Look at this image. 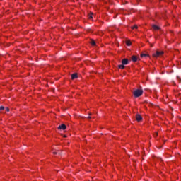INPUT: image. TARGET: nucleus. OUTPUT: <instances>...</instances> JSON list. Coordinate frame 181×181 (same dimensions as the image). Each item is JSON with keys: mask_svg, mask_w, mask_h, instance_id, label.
<instances>
[{"mask_svg": "<svg viewBox=\"0 0 181 181\" xmlns=\"http://www.w3.org/2000/svg\"><path fill=\"white\" fill-rule=\"evenodd\" d=\"M133 94L134 95V97L138 98V97H141V95H142V94H144V90H141V89H136V90H134L133 92Z\"/></svg>", "mask_w": 181, "mask_h": 181, "instance_id": "nucleus-1", "label": "nucleus"}, {"mask_svg": "<svg viewBox=\"0 0 181 181\" xmlns=\"http://www.w3.org/2000/svg\"><path fill=\"white\" fill-rule=\"evenodd\" d=\"M163 51H156L155 53L153 54V57H160L163 56Z\"/></svg>", "mask_w": 181, "mask_h": 181, "instance_id": "nucleus-2", "label": "nucleus"}, {"mask_svg": "<svg viewBox=\"0 0 181 181\" xmlns=\"http://www.w3.org/2000/svg\"><path fill=\"white\" fill-rule=\"evenodd\" d=\"M136 121H138V122H140V121H142V116H141L140 115H137L136 116Z\"/></svg>", "mask_w": 181, "mask_h": 181, "instance_id": "nucleus-3", "label": "nucleus"}, {"mask_svg": "<svg viewBox=\"0 0 181 181\" xmlns=\"http://www.w3.org/2000/svg\"><path fill=\"white\" fill-rule=\"evenodd\" d=\"M66 127L65 126V124H61L58 127L59 129H62L63 131H64V129H66Z\"/></svg>", "mask_w": 181, "mask_h": 181, "instance_id": "nucleus-4", "label": "nucleus"}, {"mask_svg": "<svg viewBox=\"0 0 181 181\" xmlns=\"http://www.w3.org/2000/svg\"><path fill=\"white\" fill-rule=\"evenodd\" d=\"M152 28L153 29V30H159V29H160L159 26H158L156 25H153Z\"/></svg>", "mask_w": 181, "mask_h": 181, "instance_id": "nucleus-5", "label": "nucleus"}, {"mask_svg": "<svg viewBox=\"0 0 181 181\" xmlns=\"http://www.w3.org/2000/svg\"><path fill=\"white\" fill-rule=\"evenodd\" d=\"M122 64L125 65V64H128V59H124L122 61Z\"/></svg>", "mask_w": 181, "mask_h": 181, "instance_id": "nucleus-6", "label": "nucleus"}, {"mask_svg": "<svg viewBox=\"0 0 181 181\" xmlns=\"http://www.w3.org/2000/svg\"><path fill=\"white\" fill-rule=\"evenodd\" d=\"M78 76H77V74H73L71 75V79L72 80H74L75 78H77Z\"/></svg>", "mask_w": 181, "mask_h": 181, "instance_id": "nucleus-7", "label": "nucleus"}, {"mask_svg": "<svg viewBox=\"0 0 181 181\" xmlns=\"http://www.w3.org/2000/svg\"><path fill=\"white\" fill-rule=\"evenodd\" d=\"M132 62H136L138 60V57H136L135 56H132Z\"/></svg>", "mask_w": 181, "mask_h": 181, "instance_id": "nucleus-8", "label": "nucleus"}, {"mask_svg": "<svg viewBox=\"0 0 181 181\" xmlns=\"http://www.w3.org/2000/svg\"><path fill=\"white\" fill-rule=\"evenodd\" d=\"M126 45H127V46H131V45H132L131 41L130 40L126 41Z\"/></svg>", "mask_w": 181, "mask_h": 181, "instance_id": "nucleus-9", "label": "nucleus"}, {"mask_svg": "<svg viewBox=\"0 0 181 181\" xmlns=\"http://www.w3.org/2000/svg\"><path fill=\"white\" fill-rule=\"evenodd\" d=\"M118 67L119 69H125V66L123 64L122 65H119Z\"/></svg>", "mask_w": 181, "mask_h": 181, "instance_id": "nucleus-10", "label": "nucleus"}, {"mask_svg": "<svg viewBox=\"0 0 181 181\" xmlns=\"http://www.w3.org/2000/svg\"><path fill=\"white\" fill-rule=\"evenodd\" d=\"M90 45H91L92 46H95V41L91 40V41H90Z\"/></svg>", "mask_w": 181, "mask_h": 181, "instance_id": "nucleus-11", "label": "nucleus"}, {"mask_svg": "<svg viewBox=\"0 0 181 181\" xmlns=\"http://www.w3.org/2000/svg\"><path fill=\"white\" fill-rule=\"evenodd\" d=\"M148 56H149L148 54H142L141 55V57H148Z\"/></svg>", "mask_w": 181, "mask_h": 181, "instance_id": "nucleus-12", "label": "nucleus"}, {"mask_svg": "<svg viewBox=\"0 0 181 181\" xmlns=\"http://www.w3.org/2000/svg\"><path fill=\"white\" fill-rule=\"evenodd\" d=\"M132 29H138V25H134L133 27H132Z\"/></svg>", "mask_w": 181, "mask_h": 181, "instance_id": "nucleus-13", "label": "nucleus"}, {"mask_svg": "<svg viewBox=\"0 0 181 181\" xmlns=\"http://www.w3.org/2000/svg\"><path fill=\"white\" fill-rule=\"evenodd\" d=\"M89 19H93V13H90L88 16Z\"/></svg>", "mask_w": 181, "mask_h": 181, "instance_id": "nucleus-14", "label": "nucleus"}, {"mask_svg": "<svg viewBox=\"0 0 181 181\" xmlns=\"http://www.w3.org/2000/svg\"><path fill=\"white\" fill-rule=\"evenodd\" d=\"M4 106H1V107H0V110H4Z\"/></svg>", "mask_w": 181, "mask_h": 181, "instance_id": "nucleus-15", "label": "nucleus"}, {"mask_svg": "<svg viewBox=\"0 0 181 181\" xmlns=\"http://www.w3.org/2000/svg\"><path fill=\"white\" fill-rule=\"evenodd\" d=\"M6 111H7V112H9V108H8V107H6Z\"/></svg>", "mask_w": 181, "mask_h": 181, "instance_id": "nucleus-16", "label": "nucleus"}, {"mask_svg": "<svg viewBox=\"0 0 181 181\" xmlns=\"http://www.w3.org/2000/svg\"><path fill=\"white\" fill-rule=\"evenodd\" d=\"M88 118H91L90 117H88Z\"/></svg>", "mask_w": 181, "mask_h": 181, "instance_id": "nucleus-17", "label": "nucleus"}]
</instances>
